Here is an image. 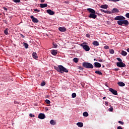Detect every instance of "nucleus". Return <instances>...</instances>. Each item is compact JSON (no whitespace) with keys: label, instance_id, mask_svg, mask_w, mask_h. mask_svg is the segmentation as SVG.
Here are the masks:
<instances>
[{"label":"nucleus","instance_id":"3c124183","mask_svg":"<svg viewBox=\"0 0 129 129\" xmlns=\"http://www.w3.org/2000/svg\"><path fill=\"white\" fill-rule=\"evenodd\" d=\"M4 9L5 11H8V8H7L4 7Z\"/></svg>","mask_w":129,"mask_h":129},{"label":"nucleus","instance_id":"1a4fd4ad","mask_svg":"<svg viewBox=\"0 0 129 129\" xmlns=\"http://www.w3.org/2000/svg\"><path fill=\"white\" fill-rule=\"evenodd\" d=\"M31 19L32 20V22L34 23H38L39 22V20H38V19H37V18H35V17H34L33 16H31L30 17Z\"/></svg>","mask_w":129,"mask_h":129},{"label":"nucleus","instance_id":"4be33fe9","mask_svg":"<svg viewBox=\"0 0 129 129\" xmlns=\"http://www.w3.org/2000/svg\"><path fill=\"white\" fill-rule=\"evenodd\" d=\"M77 125L80 127H82L83 126V123L79 122L77 123Z\"/></svg>","mask_w":129,"mask_h":129},{"label":"nucleus","instance_id":"39448f33","mask_svg":"<svg viewBox=\"0 0 129 129\" xmlns=\"http://www.w3.org/2000/svg\"><path fill=\"white\" fill-rule=\"evenodd\" d=\"M125 19V17L122 16H116V17L114 18L115 21H122Z\"/></svg>","mask_w":129,"mask_h":129},{"label":"nucleus","instance_id":"13d9d810","mask_svg":"<svg viewBox=\"0 0 129 129\" xmlns=\"http://www.w3.org/2000/svg\"><path fill=\"white\" fill-rule=\"evenodd\" d=\"M105 99H106V97H103V99L105 100Z\"/></svg>","mask_w":129,"mask_h":129},{"label":"nucleus","instance_id":"9d476101","mask_svg":"<svg viewBox=\"0 0 129 129\" xmlns=\"http://www.w3.org/2000/svg\"><path fill=\"white\" fill-rule=\"evenodd\" d=\"M59 31L61 32H64L67 31V29L64 27H60L58 28Z\"/></svg>","mask_w":129,"mask_h":129},{"label":"nucleus","instance_id":"6e6552de","mask_svg":"<svg viewBox=\"0 0 129 129\" xmlns=\"http://www.w3.org/2000/svg\"><path fill=\"white\" fill-rule=\"evenodd\" d=\"M45 117V115L43 113H40L38 115V118L40 119H44Z\"/></svg>","mask_w":129,"mask_h":129},{"label":"nucleus","instance_id":"423d86ee","mask_svg":"<svg viewBox=\"0 0 129 129\" xmlns=\"http://www.w3.org/2000/svg\"><path fill=\"white\" fill-rule=\"evenodd\" d=\"M116 66L117 67H126V64L123 63L122 61V62H117L116 63Z\"/></svg>","mask_w":129,"mask_h":129},{"label":"nucleus","instance_id":"6e6d98bb","mask_svg":"<svg viewBox=\"0 0 129 129\" xmlns=\"http://www.w3.org/2000/svg\"><path fill=\"white\" fill-rule=\"evenodd\" d=\"M99 62H103L102 59H100V60H99Z\"/></svg>","mask_w":129,"mask_h":129},{"label":"nucleus","instance_id":"ea45409f","mask_svg":"<svg viewBox=\"0 0 129 129\" xmlns=\"http://www.w3.org/2000/svg\"><path fill=\"white\" fill-rule=\"evenodd\" d=\"M113 111V107H111L110 108H109V111L110 112H112Z\"/></svg>","mask_w":129,"mask_h":129},{"label":"nucleus","instance_id":"a19ab883","mask_svg":"<svg viewBox=\"0 0 129 129\" xmlns=\"http://www.w3.org/2000/svg\"><path fill=\"white\" fill-rule=\"evenodd\" d=\"M104 48L106 49H109V47L108 46H105Z\"/></svg>","mask_w":129,"mask_h":129},{"label":"nucleus","instance_id":"9b49d317","mask_svg":"<svg viewBox=\"0 0 129 129\" xmlns=\"http://www.w3.org/2000/svg\"><path fill=\"white\" fill-rule=\"evenodd\" d=\"M46 13H48L49 15H53L55 14V13L51 10H47Z\"/></svg>","mask_w":129,"mask_h":129},{"label":"nucleus","instance_id":"20e7f679","mask_svg":"<svg viewBox=\"0 0 129 129\" xmlns=\"http://www.w3.org/2000/svg\"><path fill=\"white\" fill-rule=\"evenodd\" d=\"M81 46H82L83 49L86 51H89L90 50L89 46L87 45V43L86 42L82 43Z\"/></svg>","mask_w":129,"mask_h":129},{"label":"nucleus","instance_id":"c85d7f7f","mask_svg":"<svg viewBox=\"0 0 129 129\" xmlns=\"http://www.w3.org/2000/svg\"><path fill=\"white\" fill-rule=\"evenodd\" d=\"M95 73L99 75H102V73L101 72L99 71H95Z\"/></svg>","mask_w":129,"mask_h":129},{"label":"nucleus","instance_id":"052dcab7","mask_svg":"<svg viewBox=\"0 0 129 129\" xmlns=\"http://www.w3.org/2000/svg\"><path fill=\"white\" fill-rule=\"evenodd\" d=\"M96 58H94V61H96Z\"/></svg>","mask_w":129,"mask_h":129},{"label":"nucleus","instance_id":"c03bdc74","mask_svg":"<svg viewBox=\"0 0 129 129\" xmlns=\"http://www.w3.org/2000/svg\"><path fill=\"white\" fill-rule=\"evenodd\" d=\"M34 11L35 12H40V10H38V9H34Z\"/></svg>","mask_w":129,"mask_h":129},{"label":"nucleus","instance_id":"a211bd4d","mask_svg":"<svg viewBox=\"0 0 129 129\" xmlns=\"http://www.w3.org/2000/svg\"><path fill=\"white\" fill-rule=\"evenodd\" d=\"M117 84L120 87H124L125 85V84L122 82H118Z\"/></svg>","mask_w":129,"mask_h":129},{"label":"nucleus","instance_id":"603ef678","mask_svg":"<svg viewBox=\"0 0 129 129\" xmlns=\"http://www.w3.org/2000/svg\"><path fill=\"white\" fill-rule=\"evenodd\" d=\"M20 36H21L22 38H25V36L23 34H20Z\"/></svg>","mask_w":129,"mask_h":129},{"label":"nucleus","instance_id":"cd10ccee","mask_svg":"<svg viewBox=\"0 0 129 129\" xmlns=\"http://www.w3.org/2000/svg\"><path fill=\"white\" fill-rule=\"evenodd\" d=\"M72 97L73 98H75L77 97V94L76 93H73L72 94Z\"/></svg>","mask_w":129,"mask_h":129},{"label":"nucleus","instance_id":"4468645a","mask_svg":"<svg viewBox=\"0 0 129 129\" xmlns=\"http://www.w3.org/2000/svg\"><path fill=\"white\" fill-rule=\"evenodd\" d=\"M94 67H97V68H100V67H101V65L99 62H95L94 63Z\"/></svg>","mask_w":129,"mask_h":129},{"label":"nucleus","instance_id":"72a5a7b5","mask_svg":"<svg viewBox=\"0 0 129 129\" xmlns=\"http://www.w3.org/2000/svg\"><path fill=\"white\" fill-rule=\"evenodd\" d=\"M46 103L47 104H50V101L49 100L46 99L45 100Z\"/></svg>","mask_w":129,"mask_h":129},{"label":"nucleus","instance_id":"f03ea898","mask_svg":"<svg viewBox=\"0 0 129 129\" xmlns=\"http://www.w3.org/2000/svg\"><path fill=\"white\" fill-rule=\"evenodd\" d=\"M117 23L118 25L123 26H127L129 24L128 20H125V19L123 20H118Z\"/></svg>","mask_w":129,"mask_h":129},{"label":"nucleus","instance_id":"a18cd8bd","mask_svg":"<svg viewBox=\"0 0 129 129\" xmlns=\"http://www.w3.org/2000/svg\"><path fill=\"white\" fill-rule=\"evenodd\" d=\"M86 36L87 37H88V38H90V34H87L86 35Z\"/></svg>","mask_w":129,"mask_h":129},{"label":"nucleus","instance_id":"a878e982","mask_svg":"<svg viewBox=\"0 0 129 129\" xmlns=\"http://www.w3.org/2000/svg\"><path fill=\"white\" fill-rule=\"evenodd\" d=\"M83 115L84 117H88L89 116V114L87 112H84V113H83Z\"/></svg>","mask_w":129,"mask_h":129},{"label":"nucleus","instance_id":"f704fd0d","mask_svg":"<svg viewBox=\"0 0 129 129\" xmlns=\"http://www.w3.org/2000/svg\"><path fill=\"white\" fill-rule=\"evenodd\" d=\"M53 48H57V45L56 44V43H53Z\"/></svg>","mask_w":129,"mask_h":129},{"label":"nucleus","instance_id":"e433bc0d","mask_svg":"<svg viewBox=\"0 0 129 129\" xmlns=\"http://www.w3.org/2000/svg\"><path fill=\"white\" fill-rule=\"evenodd\" d=\"M118 123H119V124H121V125H123V124H124V122L121 120H119L118 121Z\"/></svg>","mask_w":129,"mask_h":129},{"label":"nucleus","instance_id":"2eb2a0df","mask_svg":"<svg viewBox=\"0 0 129 129\" xmlns=\"http://www.w3.org/2000/svg\"><path fill=\"white\" fill-rule=\"evenodd\" d=\"M87 10H88L89 12L91 13V14H95L96 13L95 11L92 9L88 8Z\"/></svg>","mask_w":129,"mask_h":129},{"label":"nucleus","instance_id":"4c0bfd02","mask_svg":"<svg viewBox=\"0 0 129 129\" xmlns=\"http://www.w3.org/2000/svg\"><path fill=\"white\" fill-rule=\"evenodd\" d=\"M13 2L14 3H20L21 1L20 0H13Z\"/></svg>","mask_w":129,"mask_h":129},{"label":"nucleus","instance_id":"aec40b11","mask_svg":"<svg viewBox=\"0 0 129 129\" xmlns=\"http://www.w3.org/2000/svg\"><path fill=\"white\" fill-rule=\"evenodd\" d=\"M101 8L106 9L108 8V6L107 5H102L100 7Z\"/></svg>","mask_w":129,"mask_h":129},{"label":"nucleus","instance_id":"de8ad7c7","mask_svg":"<svg viewBox=\"0 0 129 129\" xmlns=\"http://www.w3.org/2000/svg\"><path fill=\"white\" fill-rule=\"evenodd\" d=\"M100 10H101V12H104V13H105L106 12V11L104 10H103V9H101Z\"/></svg>","mask_w":129,"mask_h":129},{"label":"nucleus","instance_id":"0eeeda50","mask_svg":"<svg viewBox=\"0 0 129 129\" xmlns=\"http://www.w3.org/2000/svg\"><path fill=\"white\" fill-rule=\"evenodd\" d=\"M109 91L112 93L114 95H117V91L116 90L113 89L112 88H109Z\"/></svg>","mask_w":129,"mask_h":129},{"label":"nucleus","instance_id":"49530a36","mask_svg":"<svg viewBox=\"0 0 129 129\" xmlns=\"http://www.w3.org/2000/svg\"><path fill=\"white\" fill-rule=\"evenodd\" d=\"M105 105H106V106H108L109 102L106 101V102H105Z\"/></svg>","mask_w":129,"mask_h":129},{"label":"nucleus","instance_id":"ddd939ff","mask_svg":"<svg viewBox=\"0 0 129 129\" xmlns=\"http://www.w3.org/2000/svg\"><path fill=\"white\" fill-rule=\"evenodd\" d=\"M95 14H90V15L89 16V17L90 18H92V19H96L97 18V16L95 15Z\"/></svg>","mask_w":129,"mask_h":129},{"label":"nucleus","instance_id":"f257e3e1","mask_svg":"<svg viewBox=\"0 0 129 129\" xmlns=\"http://www.w3.org/2000/svg\"><path fill=\"white\" fill-rule=\"evenodd\" d=\"M54 69L61 74H63L64 72L68 73L69 72L68 70L62 65H59L58 67L54 66Z\"/></svg>","mask_w":129,"mask_h":129},{"label":"nucleus","instance_id":"4d7b16f0","mask_svg":"<svg viewBox=\"0 0 129 129\" xmlns=\"http://www.w3.org/2000/svg\"><path fill=\"white\" fill-rule=\"evenodd\" d=\"M119 70V69H115V71H118Z\"/></svg>","mask_w":129,"mask_h":129},{"label":"nucleus","instance_id":"f8f14e48","mask_svg":"<svg viewBox=\"0 0 129 129\" xmlns=\"http://www.w3.org/2000/svg\"><path fill=\"white\" fill-rule=\"evenodd\" d=\"M32 56L33 58L35 59H38V58H39V57L38 56V55H37L36 52H33L32 53Z\"/></svg>","mask_w":129,"mask_h":129},{"label":"nucleus","instance_id":"473e14b6","mask_svg":"<svg viewBox=\"0 0 129 129\" xmlns=\"http://www.w3.org/2000/svg\"><path fill=\"white\" fill-rule=\"evenodd\" d=\"M116 59H117L119 62H122V59H121L120 58H119V57H117V58H116Z\"/></svg>","mask_w":129,"mask_h":129},{"label":"nucleus","instance_id":"680f3d73","mask_svg":"<svg viewBox=\"0 0 129 129\" xmlns=\"http://www.w3.org/2000/svg\"><path fill=\"white\" fill-rule=\"evenodd\" d=\"M103 67H104V66H103Z\"/></svg>","mask_w":129,"mask_h":129},{"label":"nucleus","instance_id":"6ab92c4d","mask_svg":"<svg viewBox=\"0 0 129 129\" xmlns=\"http://www.w3.org/2000/svg\"><path fill=\"white\" fill-rule=\"evenodd\" d=\"M92 44H93L94 46H98L99 45V42H98L97 41H94L92 43Z\"/></svg>","mask_w":129,"mask_h":129},{"label":"nucleus","instance_id":"c9c22d12","mask_svg":"<svg viewBox=\"0 0 129 129\" xmlns=\"http://www.w3.org/2000/svg\"><path fill=\"white\" fill-rule=\"evenodd\" d=\"M78 69H79V70H82V71L84 70V68L81 66H79Z\"/></svg>","mask_w":129,"mask_h":129},{"label":"nucleus","instance_id":"7ed1b4c3","mask_svg":"<svg viewBox=\"0 0 129 129\" xmlns=\"http://www.w3.org/2000/svg\"><path fill=\"white\" fill-rule=\"evenodd\" d=\"M82 66L84 68H87L88 69H93L94 68L93 64L90 62H84L82 63Z\"/></svg>","mask_w":129,"mask_h":129},{"label":"nucleus","instance_id":"09e8293b","mask_svg":"<svg viewBox=\"0 0 129 129\" xmlns=\"http://www.w3.org/2000/svg\"><path fill=\"white\" fill-rule=\"evenodd\" d=\"M117 129H123V128L121 127V126H117Z\"/></svg>","mask_w":129,"mask_h":129},{"label":"nucleus","instance_id":"79ce46f5","mask_svg":"<svg viewBox=\"0 0 129 129\" xmlns=\"http://www.w3.org/2000/svg\"><path fill=\"white\" fill-rule=\"evenodd\" d=\"M105 13L106 14H111V12H110L109 11H106V13Z\"/></svg>","mask_w":129,"mask_h":129},{"label":"nucleus","instance_id":"412c9836","mask_svg":"<svg viewBox=\"0 0 129 129\" xmlns=\"http://www.w3.org/2000/svg\"><path fill=\"white\" fill-rule=\"evenodd\" d=\"M127 52L126 51H124V50H122L121 52V55L125 56L127 55Z\"/></svg>","mask_w":129,"mask_h":129},{"label":"nucleus","instance_id":"7c9ffc66","mask_svg":"<svg viewBox=\"0 0 129 129\" xmlns=\"http://www.w3.org/2000/svg\"><path fill=\"white\" fill-rule=\"evenodd\" d=\"M24 45L25 47V48H28V44L26 43H24Z\"/></svg>","mask_w":129,"mask_h":129},{"label":"nucleus","instance_id":"58836bf2","mask_svg":"<svg viewBox=\"0 0 129 129\" xmlns=\"http://www.w3.org/2000/svg\"><path fill=\"white\" fill-rule=\"evenodd\" d=\"M108 1H111L115 3L116 2H119L120 0H108Z\"/></svg>","mask_w":129,"mask_h":129},{"label":"nucleus","instance_id":"37998d69","mask_svg":"<svg viewBox=\"0 0 129 129\" xmlns=\"http://www.w3.org/2000/svg\"><path fill=\"white\" fill-rule=\"evenodd\" d=\"M125 16L126 18L129 19V13L126 14Z\"/></svg>","mask_w":129,"mask_h":129},{"label":"nucleus","instance_id":"393cba45","mask_svg":"<svg viewBox=\"0 0 129 129\" xmlns=\"http://www.w3.org/2000/svg\"><path fill=\"white\" fill-rule=\"evenodd\" d=\"M50 124L52 125H54L55 124V122L54 120H50Z\"/></svg>","mask_w":129,"mask_h":129},{"label":"nucleus","instance_id":"c756f323","mask_svg":"<svg viewBox=\"0 0 129 129\" xmlns=\"http://www.w3.org/2000/svg\"><path fill=\"white\" fill-rule=\"evenodd\" d=\"M114 52H115V51H114V50L113 49H110V50H109V53H110V54H114Z\"/></svg>","mask_w":129,"mask_h":129},{"label":"nucleus","instance_id":"864d4df0","mask_svg":"<svg viewBox=\"0 0 129 129\" xmlns=\"http://www.w3.org/2000/svg\"><path fill=\"white\" fill-rule=\"evenodd\" d=\"M45 0H41V3H44Z\"/></svg>","mask_w":129,"mask_h":129},{"label":"nucleus","instance_id":"dca6fc26","mask_svg":"<svg viewBox=\"0 0 129 129\" xmlns=\"http://www.w3.org/2000/svg\"><path fill=\"white\" fill-rule=\"evenodd\" d=\"M51 53L53 55L56 56V54H57V50H51Z\"/></svg>","mask_w":129,"mask_h":129},{"label":"nucleus","instance_id":"bf43d9fd","mask_svg":"<svg viewBox=\"0 0 129 129\" xmlns=\"http://www.w3.org/2000/svg\"><path fill=\"white\" fill-rule=\"evenodd\" d=\"M127 51L128 52H129V48H128V49H127Z\"/></svg>","mask_w":129,"mask_h":129},{"label":"nucleus","instance_id":"f3484780","mask_svg":"<svg viewBox=\"0 0 129 129\" xmlns=\"http://www.w3.org/2000/svg\"><path fill=\"white\" fill-rule=\"evenodd\" d=\"M48 6L47 4H40V7L41 8H46Z\"/></svg>","mask_w":129,"mask_h":129},{"label":"nucleus","instance_id":"bb28decb","mask_svg":"<svg viewBox=\"0 0 129 129\" xmlns=\"http://www.w3.org/2000/svg\"><path fill=\"white\" fill-rule=\"evenodd\" d=\"M4 34L5 35H9L8 29H6V30H4Z\"/></svg>","mask_w":129,"mask_h":129},{"label":"nucleus","instance_id":"5fc2aeb1","mask_svg":"<svg viewBox=\"0 0 129 129\" xmlns=\"http://www.w3.org/2000/svg\"><path fill=\"white\" fill-rule=\"evenodd\" d=\"M14 104H18V102H17V101H14Z\"/></svg>","mask_w":129,"mask_h":129},{"label":"nucleus","instance_id":"b1692460","mask_svg":"<svg viewBox=\"0 0 129 129\" xmlns=\"http://www.w3.org/2000/svg\"><path fill=\"white\" fill-rule=\"evenodd\" d=\"M119 11V10L116 9V8H114L112 10V13H118Z\"/></svg>","mask_w":129,"mask_h":129},{"label":"nucleus","instance_id":"2f4dec72","mask_svg":"<svg viewBox=\"0 0 129 129\" xmlns=\"http://www.w3.org/2000/svg\"><path fill=\"white\" fill-rule=\"evenodd\" d=\"M45 85H46V83H45V82H42L41 83V86H42V87L44 86Z\"/></svg>","mask_w":129,"mask_h":129},{"label":"nucleus","instance_id":"8fccbe9b","mask_svg":"<svg viewBox=\"0 0 129 129\" xmlns=\"http://www.w3.org/2000/svg\"><path fill=\"white\" fill-rule=\"evenodd\" d=\"M29 116L31 117H34V115H32V114H30Z\"/></svg>","mask_w":129,"mask_h":129},{"label":"nucleus","instance_id":"5701e85b","mask_svg":"<svg viewBox=\"0 0 129 129\" xmlns=\"http://www.w3.org/2000/svg\"><path fill=\"white\" fill-rule=\"evenodd\" d=\"M79 59L77 57H75L73 59V61L76 63H77L79 62Z\"/></svg>","mask_w":129,"mask_h":129}]
</instances>
